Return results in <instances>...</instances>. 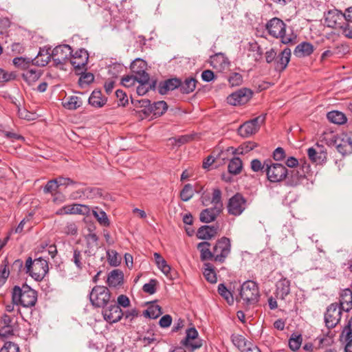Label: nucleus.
I'll return each instance as SVG.
<instances>
[{"label":"nucleus","mask_w":352,"mask_h":352,"mask_svg":"<svg viewBox=\"0 0 352 352\" xmlns=\"http://www.w3.org/2000/svg\"><path fill=\"white\" fill-rule=\"evenodd\" d=\"M12 301L14 305L24 307H34L37 302V292L27 284H23L21 287L16 285L12 289Z\"/></svg>","instance_id":"1"},{"label":"nucleus","mask_w":352,"mask_h":352,"mask_svg":"<svg viewBox=\"0 0 352 352\" xmlns=\"http://www.w3.org/2000/svg\"><path fill=\"white\" fill-rule=\"evenodd\" d=\"M286 27L287 25L283 21L278 17L271 19L265 24V29L271 36L280 38L283 44L294 45L296 36L292 33L287 34Z\"/></svg>","instance_id":"2"},{"label":"nucleus","mask_w":352,"mask_h":352,"mask_svg":"<svg viewBox=\"0 0 352 352\" xmlns=\"http://www.w3.org/2000/svg\"><path fill=\"white\" fill-rule=\"evenodd\" d=\"M259 288L253 280H246L240 287L239 296L236 298L237 302L243 301L247 307L256 305L259 300Z\"/></svg>","instance_id":"3"},{"label":"nucleus","mask_w":352,"mask_h":352,"mask_svg":"<svg viewBox=\"0 0 352 352\" xmlns=\"http://www.w3.org/2000/svg\"><path fill=\"white\" fill-rule=\"evenodd\" d=\"M24 270L26 274H28L35 280L41 281L48 272V262L42 257L34 260L31 257H28L25 261Z\"/></svg>","instance_id":"4"},{"label":"nucleus","mask_w":352,"mask_h":352,"mask_svg":"<svg viewBox=\"0 0 352 352\" xmlns=\"http://www.w3.org/2000/svg\"><path fill=\"white\" fill-rule=\"evenodd\" d=\"M265 175L267 181L277 184L285 181L289 175V170L282 164L274 163L271 160L265 164Z\"/></svg>","instance_id":"5"},{"label":"nucleus","mask_w":352,"mask_h":352,"mask_svg":"<svg viewBox=\"0 0 352 352\" xmlns=\"http://www.w3.org/2000/svg\"><path fill=\"white\" fill-rule=\"evenodd\" d=\"M89 297L91 305L97 308H104L112 301L109 289L102 285L94 287Z\"/></svg>","instance_id":"6"},{"label":"nucleus","mask_w":352,"mask_h":352,"mask_svg":"<svg viewBox=\"0 0 352 352\" xmlns=\"http://www.w3.org/2000/svg\"><path fill=\"white\" fill-rule=\"evenodd\" d=\"M266 114H261L253 119L245 122L238 129V133L243 138H248L255 134L265 122Z\"/></svg>","instance_id":"7"},{"label":"nucleus","mask_w":352,"mask_h":352,"mask_svg":"<svg viewBox=\"0 0 352 352\" xmlns=\"http://www.w3.org/2000/svg\"><path fill=\"white\" fill-rule=\"evenodd\" d=\"M247 207V199L239 192L236 193L228 200L227 209L228 214L239 216Z\"/></svg>","instance_id":"8"},{"label":"nucleus","mask_w":352,"mask_h":352,"mask_svg":"<svg viewBox=\"0 0 352 352\" xmlns=\"http://www.w3.org/2000/svg\"><path fill=\"white\" fill-rule=\"evenodd\" d=\"M89 60V54L85 49L78 50L70 56V63L74 68L76 74H80L82 71L87 70V65Z\"/></svg>","instance_id":"9"},{"label":"nucleus","mask_w":352,"mask_h":352,"mask_svg":"<svg viewBox=\"0 0 352 352\" xmlns=\"http://www.w3.org/2000/svg\"><path fill=\"white\" fill-rule=\"evenodd\" d=\"M214 261L223 263L230 253L231 243L229 238L223 236L218 239L213 248Z\"/></svg>","instance_id":"10"},{"label":"nucleus","mask_w":352,"mask_h":352,"mask_svg":"<svg viewBox=\"0 0 352 352\" xmlns=\"http://www.w3.org/2000/svg\"><path fill=\"white\" fill-rule=\"evenodd\" d=\"M343 311L339 306L338 303H331L327 308L324 314V322L328 329L334 328L340 322Z\"/></svg>","instance_id":"11"},{"label":"nucleus","mask_w":352,"mask_h":352,"mask_svg":"<svg viewBox=\"0 0 352 352\" xmlns=\"http://www.w3.org/2000/svg\"><path fill=\"white\" fill-rule=\"evenodd\" d=\"M252 95L250 89L243 87L230 94L227 97V102L232 106L243 105L252 98Z\"/></svg>","instance_id":"12"},{"label":"nucleus","mask_w":352,"mask_h":352,"mask_svg":"<svg viewBox=\"0 0 352 352\" xmlns=\"http://www.w3.org/2000/svg\"><path fill=\"white\" fill-rule=\"evenodd\" d=\"M73 50L69 45H60L52 50V60L56 66L64 65L70 58Z\"/></svg>","instance_id":"13"},{"label":"nucleus","mask_w":352,"mask_h":352,"mask_svg":"<svg viewBox=\"0 0 352 352\" xmlns=\"http://www.w3.org/2000/svg\"><path fill=\"white\" fill-rule=\"evenodd\" d=\"M345 21V14L341 10L333 9L324 14V23L329 28L338 29Z\"/></svg>","instance_id":"14"},{"label":"nucleus","mask_w":352,"mask_h":352,"mask_svg":"<svg viewBox=\"0 0 352 352\" xmlns=\"http://www.w3.org/2000/svg\"><path fill=\"white\" fill-rule=\"evenodd\" d=\"M102 315L106 321L109 323H115L120 321L124 314L121 308L118 305L114 298L109 303V306L106 309H103Z\"/></svg>","instance_id":"15"},{"label":"nucleus","mask_w":352,"mask_h":352,"mask_svg":"<svg viewBox=\"0 0 352 352\" xmlns=\"http://www.w3.org/2000/svg\"><path fill=\"white\" fill-rule=\"evenodd\" d=\"M198 331L195 327L188 328L186 331V337L181 341V344L191 351L199 349L202 342L198 338Z\"/></svg>","instance_id":"16"},{"label":"nucleus","mask_w":352,"mask_h":352,"mask_svg":"<svg viewBox=\"0 0 352 352\" xmlns=\"http://www.w3.org/2000/svg\"><path fill=\"white\" fill-rule=\"evenodd\" d=\"M146 67V62L138 58L131 65V71L138 76L140 82H146L149 80V75L145 71Z\"/></svg>","instance_id":"17"},{"label":"nucleus","mask_w":352,"mask_h":352,"mask_svg":"<svg viewBox=\"0 0 352 352\" xmlns=\"http://www.w3.org/2000/svg\"><path fill=\"white\" fill-rule=\"evenodd\" d=\"M168 109V104L164 100L155 102L153 104L149 102V107L148 109H141L139 111L142 112L146 116L153 115L155 117H160L162 116Z\"/></svg>","instance_id":"18"},{"label":"nucleus","mask_w":352,"mask_h":352,"mask_svg":"<svg viewBox=\"0 0 352 352\" xmlns=\"http://www.w3.org/2000/svg\"><path fill=\"white\" fill-rule=\"evenodd\" d=\"M291 58V50L289 48H285L278 54H276V58L274 62V69L276 72H282L287 67Z\"/></svg>","instance_id":"19"},{"label":"nucleus","mask_w":352,"mask_h":352,"mask_svg":"<svg viewBox=\"0 0 352 352\" xmlns=\"http://www.w3.org/2000/svg\"><path fill=\"white\" fill-rule=\"evenodd\" d=\"M181 85V78H172L167 80L161 81L157 86L158 92L162 95L168 94L170 91H173L175 89H179Z\"/></svg>","instance_id":"20"},{"label":"nucleus","mask_w":352,"mask_h":352,"mask_svg":"<svg viewBox=\"0 0 352 352\" xmlns=\"http://www.w3.org/2000/svg\"><path fill=\"white\" fill-rule=\"evenodd\" d=\"M317 146L319 148V151H316L314 148L311 147L307 150V155L311 162L317 164H322L327 162V153L324 150L322 146H319L317 144Z\"/></svg>","instance_id":"21"},{"label":"nucleus","mask_w":352,"mask_h":352,"mask_svg":"<svg viewBox=\"0 0 352 352\" xmlns=\"http://www.w3.org/2000/svg\"><path fill=\"white\" fill-rule=\"evenodd\" d=\"M85 256H87L85 254V252H82L78 248H73L69 260L74 264L78 272H81L85 267V265L87 263Z\"/></svg>","instance_id":"22"},{"label":"nucleus","mask_w":352,"mask_h":352,"mask_svg":"<svg viewBox=\"0 0 352 352\" xmlns=\"http://www.w3.org/2000/svg\"><path fill=\"white\" fill-rule=\"evenodd\" d=\"M52 58L51 47L41 48L37 56L32 59V65L40 67L47 65Z\"/></svg>","instance_id":"23"},{"label":"nucleus","mask_w":352,"mask_h":352,"mask_svg":"<svg viewBox=\"0 0 352 352\" xmlns=\"http://www.w3.org/2000/svg\"><path fill=\"white\" fill-rule=\"evenodd\" d=\"M340 307L344 311L349 312L352 309V290L349 288L342 289L340 293Z\"/></svg>","instance_id":"24"},{"label":"nucleus","mask_w":352,"mask_h":352,"mask_svg":"<svg viewBox=\"0 0 352 352\" xmlns=\"http://www.w3.org/2000/svg\"><path fill=\"white\" fill-rule=\"evenodd\" d=\"M210 65L215 69L223 70L230 65L228 58L223 53H217L210 57Z\"/></svg>","instance_id":"25"},{"label":"nucleus","mask_w":352,"mask_h":352,"mask_svg":"<svg viewBox=\"0 0 352 352\" xmlns=\"http://www.w3.org/2000/svg\"><path fill=\"white\" fill-rule=\"evenodd\" d=\"M307 179L305 173H301L298 168L289 171V175L287 177L286 185L292 187L297 186L302 183Z\"/></svg>","instance_id":"26"},{"label":"nucleus","mask_w":352,"mask_h":352,"mask_svg":"<svg viewBox=\"0 0 352 352\" xmlns=\"http://www.w3.org/2000/svg\"><path fill=\"white\" fill-rule=\"evenodd\" d=\"M291 282L286 278L280 279L276 285V297L285 300V297L290 293Z\"/></svg>","instance_id":"27"},{"label":"nucleus","mask_w":352,"mask_h":352,"mask_svg":"<svg viewBox=\"0 0 352 352\" xmlns=\"http://www.w3.org/2000/svg\"><path fill=\"white\" fill-rule=\"evenodd\" d=\"M218 230V226H202L198 229L197 236L200 239H210L217 235Z\"/></svg>","instance_id":"28"},{"label":"nucleus","mask_w":352,"mask_h":352,"mask_svg":"<svg viewBox=\"0 0 352 352\" xmlns=\"http://www.w3.org/2000/svg\"><path fill=\"white\" fill-rule=\"evenodd\" d=\"M107 102V98L102 96L100 89H95L91 94L88 102L95 108H101L104 107Z\"/></svg>","instance_id":"29"},{"label":"nucleus","mask_w":352,"mask_h":352,"mask_svg":"<svg viewBox=\"0 0 352 352\" xmlns=\"http://www.w3.org/2000/svg\"><path fill=\"white\" fill-rule=\"evenodd\" d=\"M221 212L222 210L214 209L213 207L208 208L200 212L199 219L202 223H211L215 221Z\"/></svg>","instance_id":"30"},{"label":"nucleus","mask_w":352,"mask_h":352,"mask_svg":"<svg viewBox=\"0 0 352 352\" xmlns=\"http://www.w3.org/2000/svg\"><path fill=\"white\" fill-rule=\"evenodd\" d=\"M314 45L311 43L304 41L296 47L294 54L299 58L309 56L314 52Z\"/></svg>","instance_id":"31"},{"label":"nucleus","mask_w":352,"mask_h":352,"mask_svg":"<svg viewBox=\"0 0 352 352\" xmlns=\"http://www.w3.org/2000/svg\"><path fill=\"white\" fill-rule=\"evenodd\" d=\"M124 274L119 270H113L108 275L107 283L110 287H117L123 284Z\"/></svg>","instance_id":"32"},{"label":"nucleus","mask_w":352,"mask_h":352,"mask_svg":"<svg viewBox=\"0 0 352 352\" xmlns=\"http://www.w3.org/2000/svg\"><path fill=\"white\" fill-rule=\"evenodd\" d=\"M210 243L207 241L199 243L197 249L200 252V258L202 261L212 260L214 261V252L210 250Z\"/></svg>","instance_id":"33"},{"label":"nucleus","mask_w":352,"mask_h":352,"mask_svg":"<svg viewBox=\"0 0 352 352\" xmlns=\"http://www.w3.org/2000/svg\"><path fill=\"white\" fill-rule=\"evenodd\" d=\"M335 143L338 151L342 155H346L352 152V140L351 138L346 137V139L338 138Z\"/></svg>","instance_id":"34"},{"label":"nucleus","mask_w":352,"mask_h":352,"mask_svg":"<svg viewBox=\"0 0 352 352\" xmlns=\"http://www.w3.org/2000/svg\"><path fill=\"white\" fill-rule=\"evenodd\" d=\"M67 206L68 214H82L89 216L91 214L89 206L84 204H74Z\"/></svg>","instance_id":"35"},{"label":"nucleus","mask_w":352,"mask_h":352,"mask_svg":"<svg viewBox=\"0 0 352 352\" xmlns=\"http://www.w3.org/2000/svg\"><path fill=\"white\" fill-rule=\"evenodd\" d=\"M85 241L87 250L85 251V254H87V257H90L91 256L95 255V252H94L93 248H97L98 244V237L96 234L90 232L85 236Z\"/></svg>","instance_id":"36"},{"label":"nucleus","mask_w":352,"mask_h":352,"mask_svg":"<svg viewBox=\"0 0 352 352\" xmlns=\"http://www.w3.org/2000/svg\"><path fill=\"white\" fill-rule=\"evenodd\" d=\"M197 83V80L195 78H186L184 81L181 80L179 90L183 94H189L195 89Z\"/></svg>","instance_id":"37"},{"label":"nucleus","mask_w":352,"mask_h":352,"mask_svg":"<svg viewBox=\"0 0 352 352\" xmlns=\"http://www.w3.org/2000/svg\"><path fill=\"white\" fill-rule=\"evenodd\" d=\"M41 76V71L36 69L28 68L22 74V78L29 85H31L37 81Z\"/></svg>","instance_id":"38"},{"label":"nucleus","mask_w":352,"mask_h":352,"mask_svg":"<svg viewBox=\"0 0 352 352\" xmlns=\"http://www.w3.org/2000/svg\"><path fill=\"white\" fill-rule=\"evenodd\" d=\"M91 213L101 226L104 227H109L110 226V221L106 212L100 208L94 207L91 210Z\"/></svg>","instance_id":"39"},{"label":"nucleus","mask_w":352,"mask_h":352,"mask_svg":"<svg viewBox=\"0 0 352 352\" xmlns=\"http://www.w3.org/2000/svg\"><path fill=\"white\" fill-rule=\"evenodd\" d=\"M327 118L330 122L336 124H342L347 121L345 114L339 111H331L329 112L327 114Z\"/></svg>","instance_id":"40"},{"label":"nucleus","mask_w":352,"mask_h":352,"mask_svg":"<svg viewBox=\"0 0 352 352\" xmlns=\"http://www.w3.org/2000/svg\"><path fill=\"white\" fill-rule=\"evenodd\" d=\"M210 204L213 205L212 207L214 208V209L223 211V204L222 201V192L219 188L212 189Z\"/></svg>","instance_id":"41"},{"label":"nucleus","mask_w":352,"mask_h":352,"mask_svg":"<svg viewBox=\"0 0 352 352\" xmlns=\"http://www.w3.org/2000/svg\"><path fill=\"white\" fill-rule=\"evenodd\" d=\"M231 340L233 344L241 352H243V350L252 343L247 340L244 336L239 334H232L231 336Z\"/></svg>","instance_id":"42"},{"label":"nucleus","mask_w":352,"mask_h":352,"mask_svg":"<svg viewBox=\"0 0 352 352\" xmlns=\"http://www.w3.org/2000/svg\"><path fill=\"white\" fill-rule=\"evenodd\" d=\"M162 314V307L156 304H151L144 311L143 316L146 318L155 319Z\"/></svg>","instance_id":"43"},{"label":"nucleus","mask_w":352,"mask_h":352,"mask_svg":"<svg viewBox=\"0 0 352 352\" xmlns=\"http://www.w3.org/2000/svg\"><path fill=\"white\" fill-rule=\"evenodd\" d=\"M154 257L155 259L156 264L158 268L166 276H171L170 271L171 268L170 265H168L164 258L159 254L154 253Z\"/></svg>","instance_id":"44"},{"label":"nucleus","mask_w":352,"mask_h":352,"mask_svg":"<svg viewBox=\"0 0 352 352\" xmlns=\"http://www.w3.org/2000/svg\"><path fill=\"white\" fill-rule=\"evenodd\" d=\"M243 168V163L239 157H233L229 162L228 169L230 173L238 175L241 173Z\"/></svg>","instance_id":"45"},{"label":"nucleus","mask_w":352,"mask_h":352,"mask_svg":"<svg viewBox=\"0 0 352 352\" xmlns=\"http://www.w3.org/2000/svg\"><path fill=\"white\" fill-rule=\"evenodd\" d=\"M140 85L137 87V94L139 96H143L146 92L148 91L149 89H155L157 85V80H154L150 81V79L147 80L146 82H138Z\"/></svg>","instance_id":"46"},{"label":"nucleus","mask_w":352,"mask_h":352,"mask_svg":"<svg viewBox=\"0 0 352 352\" xmlns=\"http://www.w3.org/2000/svg\"><path fill=\"white\" fill-rule=\"evenodd\" d=\"M204 276L210 283H215L217 280L216 272L211 263H204Z\"/></svg>","instance_id":"47"},{"label":"nucleus","mask_w":352,"mask_h":352,"mask_svg":"<svg viewBox=\"0 0 352 352\" xmlns=\"http://www.w3.org/2000/svg\"><path fill=\"white\" fill-rule=\"evenodd\" d=\"M218 293L230 305L234 303V296L232 293L228 290L224 283H220L218 285Z\"/></svg>","instance_id":"48"},{"label":"nucleus","mask_w":352,"mask_h":352,"mask_svg":"<svg viewBox=\"0 0 352 352\" xmlns=\"http://www.w3.org/2000/svg\"><path fill=\"white\" fill-rule=\"evenodd\" d=\"M82 104L80 98L72 96L67 98V100L63 102V107L69 110H75L80 107Z\"/></svg>","instance_id":"49"},{"label":"nucleus","mask_w":352,"mask_h":352,"mask_svg":"<svg viewBox=\"0 0 352 352\" xmlns=\"http://www.w3.org/2000/svg\"><path fill=\"white\" fill-rule=\"evenodd\" d=\"M195 194V189L190 184H186L180 192V198L184 201H189Z\"/></svg>","instance_id":"50"},{"label":"nucleus","mask_w":352,"mask_h":352,"mask_svg":"<svg viewBox=\"0 0 352 352\" xmlns=\"http://www.w3.org/2000/svg\"><path fill=\"white\" fill-rule=\"evenodd\" d=\"M80 192L84 197L89 199L102 196V190L95 187H87L82 189Z\"/></svg>","instance_id":"51"},{"label":"nucleus","mask_w":352,"mask_h":352,"mask_svg":"<svg viewBox=\"0 0 352 352\" xmlns=\"http://www.w3.org/2000/svg\"><path fill=\"white\" fill-rule=\"evenodd\" d=\"M86 71H82V72L80 74V77L78 80V84L81 87L89 85L94 80V76L91 72H85Z\"/></svg>","instance_id":"52"},{"label":"nucleus","mask_w":352,"mask_h":352,"mask_svg":"<svg viewBox=\"0 0 352 352\" xmlns=\"http://www.w3.org/2000/svg\"><path fill=\"white\" fill-rule=\"evenodd\" d=\"M107 260L111 266H118L121 262V258L116 250H111L107 251Z\"/></svg>","instance_id":"53"},{"label":"nucleus","mask_w":352,"mask_h":352,"mask_svg":"<svg viewBox=\"0 0 352 352\" xmlns=\"http://www.w3.org/2000/svg\"><path fill=\"white\" fill-rule=\"evenodd\" d=\"M12 63L16 67L25 70L29 68L32 59L21 56L16 57L12 60Z\"/></svg>","instance_id":"54"},{"label":"nucleus","mask_w":352,"mask_h":352,"mask_svg":"<svg viewBox=\"0 0 352 352\" xmlns=\"http://www.w3.org/2000/svg\"><path fill=\"white\" fill-rule=\"evenodd\" d=\"M267 161H270V159L265 160L263 163L261 162V161L258 159H254L251 161L250 163V168L254 172H259L261 171L263 173H265L266 166L265 164Z\"/></svg>","instance_id":"55"},{"label":"nucleus","mask_w":352,"mask_h":352,"mask_svg":"<svg viewBox=\"0 0 352 352\" xmlns=\"http://www.w3.org/2000/svg\"><path fill=\"white\" fill-rule=\"evenodd\" d=\"M158 281L156 279L152 278L149 280V282L145 283L142 287V290L150 295L154 294L157 291V285Z\"/></svg>","instance_id":"56"},{"label":"nucleus","mask_w":352,"mask_h":352,"mask_svg":"<svg viewBox=\"0 0 352 352\" xmlns=\"http://www.w3.org/2000/svg\"><path fill=\"white\" fill-rule=\"evenodd\" d=\"M302 338L301 335H295L294 337H291L289 340V346L291 350L295 351L299 349L301 346Z\"/></svg>","instance_id":"57"},{"label":"nucleus","mask_w":352,"mask_h":352,"mask_svg":"<svg viewBox=\"0 0 352 352\" xmlns=\"http://www.w3.org/2000/svg\"><path fill=\"white\" fill-rule=\"evenodd\" d=\"M228 82L231 87L239 86L243 82V76L239 73H232L228 78Z\"/></svg>","instance_id":"58"},{"label":"nucleus","mask_w":352,"mask_h":352,"mask_svg":"<svg viewBox=\"0 0 352 352\" xmlns=\"http://www.w3.org/2000/svg\"><path fill=\"white\" fill-rule=\"evenodd\" d=\"M59 186H60L58 183V179L56 178L47 182L43 191L45 193H52L53 192L56 191Z\"/></svg>","instance_id":"59"},{"label":"nucleus","mask_w":352,"mask_h":352,"mask_svg":"<svg viewBox=\"0 0 352 352\" xmlns=\"http://www.w3.org/2000/svg\"><path fill=\"white\" fill-rule=\"evenodd\" d=\"M19 346L18 344L12 342H5L3 347L1 349L0 352H19Z\"/></svg>","instance_id":"60"},{"label":"nucleus","mask_w":352,"mask_h":352,"mask_svg":"<svg viewBox=\"0 0 352 352\" xmlns=\"http://www.w3.org/2000/svg\"><path fill=\"white\" fill-rule=\"evenodd\" d=\"M63 232L67 235H76L78 232V228L74 222H67L63 228Z\"/></svg>","instance_id":"61"},{"label":"nucleus","mask_w":352,"mask_h":352,"mask_svg":"<svg viewBox=\"0 0 352 352\" xmlns=\"http://www.w3.org/2000/svg\"><path fill=\"white\" fill-rule=\"evenodd\" d=\"M136 82H140V80L136 75L126 76L122 79V84L126 87L133 86Z\"/></svg>","instance_id":"62"},{"label":"nucleus","mask_w":352,"mask_h":352,"mask_svg":"<svg viewBox=\"0 0 352 352\" xmlns=\"http://www.w3.org/2000/svg\"><path fill=\"white\" fill-rule=\"evenodd\" d=\"M149 102L150 100L148 99L135 100L134 98H131V103L133 105V107L136 109H148V107H149Z\"/></svg>","instance_id":"63"},{"label":"nucleus","mask_w":352,"mask_h":352,"mask_svg":"<svg viewBox=\"0 0 352 352\" xmlns=\"http://www.w3.org/2000/svg\"><path fill=\"white\" fill-rule=\"evenodd\" d=\"M349 23L344 21L338 29L342 30V34L346 38H352V27L349 25Z\"/></svg>","instance_id":"64"}]
</instances>
